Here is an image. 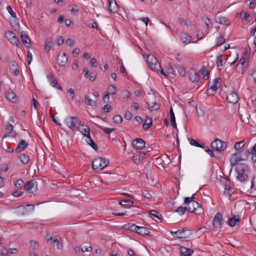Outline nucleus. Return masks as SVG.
<instances>
[{"instance_id": "obj_25", "label": "nucleus", "mask_w": 256, "mask_h": 256, "mask_svg": "<svg viewBox=\"0 0 256 256\" xmlns=\"http://www.w3.org/2000/svg\"><path fill=\"white\" fill-rule=\"evenodd\" d=\"M136 233L140 236H152L150 234L149 230L144 226H138Z\"/></svg>"}, {"instance_id": "obj_63", "label": "nucleus", "mask_w": 256, "mask_h": 256, "mask_svg": "<svg viewBox=\"0 0 256 256\" xmlns=\"http://www.w3.org/2000/svg\"><path fill=\"white\" fill-rule=\"evenodd\" d=\"M111 108V106L110 104H107L104 106L103 110L106 112H108L110 110Z\"/></svg>"}, {"instance_id": "obj_13", "label": "nucleus", "mask_w": 256, "mask_h": 256, "mask_svg": "<svg viewBox=\"0 0 256 256\" xmlns=\"http://www.w3.org/2000/svg\"><path fill=\"white\" fill-rule=\"evenodd\" d=\"M248 66V64L246 61V58L242 56L240 58L239 63L236 66V71L238 73L243 74L244 67Z\"/></svg>"}, {"instance_id": "obj_30", "label": "nucleus", "mask_w": 256, "mask_h": 256, "mask_svg": "<svg viewBox=\"0 0 256 256\" xmlns=\"http://www.w3.org/2000/svg\"><path fill=\"white\" fill-rule=\"evenodd\" d=\"M84 102L86 104L92 106H96L97 104L96 101L92 100L90 96L86 95L84 98Z\"/></svg>"}, {"instance_id": "obj_6", "label": "nucleus", "mask_w": 256, "mask_h": 256, "mask_svg": "<svg viewBox=\"0 0 256 256\" xmlns=\"http://www.w3.org/2000/svg\"><path fill=\"white\" fill-rule=\"evenodd\" d=\"M17 213L20 215H25L32 212L34 208V206L32 204H26V206H20L16 207Z\"/></svg>"}, {"instance_id": "obj_59", "label": "nucleus", "mask_w": 256, "mask_h": 256, "mask_svg": "<svg viewBox=\"0 0 256 256\" xmlns=\"http://www.w3.org/2000/svg\"><path fill=\"white\" fill-rule=\"evenodd\" d=\"M132 114L128 110L126 112L124 118L127 120H130L132 118Z\"/></svg>"}, {"instance_id": "obj_46", "label": "nucleus", "mask_w": 256, "mask_h": 256, "mask_svg": "<svg viewBox=\"0 0 256 256\" xmlns=\"http://www.w3.org/2000/svg\"><path fill=\"white\" fill-rule=\"evenodd\" d=\"M228 184H226L224 193L229 196H231L233 193L232 189L231 187L228 186Z\"/></svg>"}, {"instance_id": "obj_53", "label": "nucleus", "mask_w": 256, "mask_h": 256, "mask_svg": "<svg viewBox=\"0 0 256 256\" xmlns=\"http://www.w3.org/2000/svg\"><path fill=\"white\" fill-rule=\"evenodd\" d=\"M70 10L73 14H76L78 11V6L76 5H72L70 6Z\"/></svg>"}, {"instance_id": "obj_37", "label": "nucleus", "mask_w": 256, "mask_h": 256, "mask_svg": "<svg viewBox=\"0 0 256 256\" xmlns=\"http://www.w3.org/2000/svg\"><path fill=\"white\" fill-rule=\"evenodd\" d=\"M61 238L60 236H56L54 237V247L57 249L58 250L60 248V245L61 244L60 243Z\"/></svg>"}, {"instance_id": "obj_9", "label": "nucleus", "mask_w": 256, "mask_h": 256, "mask_svg": "<svg viewBox=\"0 0 256 256\" xmlns=\"http://www.w3.org/2000/svg\"><path fill=\"white\" fill-rule=\"evenodd\" d=\"M65 122L70 129L74 131L76 128V125L78 122L77 118L76 116H68L66 118Z\"/></svg>"}, {"instance_id": "obj_12", "label": "nucleus", "mask_w": 256, "mask_h": 256, "mask_svg": "<svg viewBox=\"0 0 256 256\" xmlns=\"http://www.w3.org/2000/svg\"><path fill=\"white\" fill-rule=\"evenodd\" d=\"M226 100L229 103L235 104L238 100V96L236 92L230 90L227 94Z\"/></svg>"}, {"instance_id": "obj_20", "label": "nucleus", "mask_w": 256, "mask_h": 256, "mask_svg": "<svg viewBox=\"0 0 256 256\" xmlns=\"http://www.w3.org/2000/svg\"><path fill=\"white\" fill-rule=\"evenodd\" d=\"M28 146V143L25 140H22L18 144L17 147L15 150V152L20 153L23 151Z\"/></svg>"}, {"instance_id": "obj_32", "label": "nucleus", "mask_w": 256, "mask_h": 256, "mask_svg": "<svg viewBox=\"0 0 256 256\" xmlns=\"http://www.w3.org/2000/svg\"><path fill=\"white\" fill-rule=\"evenodd\" d=\"M188 142L192 146L204 148L206 145L204 143L198 144L194 139L189 138H188Z\"/></svg>"}, {"instance_id": "obj_51", "label": "nucleus", "mask_w": 256, "mask_h": 256, "mask_svg": "<svg viewBox=\"0 0 256 256\" xmlns=\"http://www.w3.org/2000/svg\"><path fill=\"white\" fill-rule=\"evenodd\" d=\"M109 94L114 95L116 92V88L114 86H110L108 88V91L106 92Z\"/></svg>"}, {"instance_id": "obj_61", "label": "nucleus", "mask_w": 256, "mask_h": 256, "mask_svg": "<svg viewBox=\"0 0 256 256\" xmlns=\"http://www.w3.org/2000/svg\"><path fill=\"white\" fill-rule=\"evenodd\" d=\"M66 44L68 46H71L74 44V40L70 38H68L66 40Z\"/></svg>"}, {"instance_id": "obj_58", "label": "nucleus", "mask_w": 256, "mask_h": 256, "mask_svg": "<svg viewBox=\"0 0 256 256\" xmlns=\"http://www.w3.org/2000/svg\"><path fill=\"white\" fill-rule=\"evenodd\" d=\"M195 194H193L191 197H186L184 198V203H189L190 202L194 201V198Z\"/></svg>"}, {"instance_id": "obj_57", "label": "nucleus", "mask_w": 256, "mask_h": 256, "mask_svg": "<svg viewBox=\"0 0 256 256\" xmlns=\"http://www.w3.org/2000/svg\"><path fill=\"white\" fill-rule=\"evenodd\" d=\"M160 108V106L158 104L154 103L152 106L149 107V110L150 111H154L158 110Z\"/></svg>"}, {"instance_id": "obj_8", "label": "nucleus", "mask_w": 256, "mask_h": 256, "mask_svg": "<svg viewBox=\"0 0 256 256\" xmlns=\"http://www.w3.org/2000/svg\"><path fill=\"white\" fill-rule=\"evenodd\" d=\"M170 234L174 237L179 238H186L190 234L188 230L186 228H183L176 232H171Z\"/></svg>"}, {"instance_id": "obj_39", "label": "nucleus", "mask_w": 256, "mask_h": 256, "mask_svg": "<svg viewBox=\"0 0 256 256\" xmlns=\"http://www.w3.org/2000/svg\"><path fill=\"white\" fill-rule=\"evenodd\" d=\"M246 144L244 140H242L240 142H237L234 144V148L236 150H238L243 148Z\"/></svg>"}, {"instance_id": "obj_54", "label": "nucleus", "mask_w": 256, "mask_h": 256, "mask_svg": "<svg viewBox=\"0 0 256 256\" xmlns=\"http://www.w3.org/2000/svg\"><path fill=\"white\" fill-rule=\"evenodd\" d=\"M188 208V207H184L182 206H179L176 210V212L180 213L181 215L184 214L186 210Z\"/></svg>"}, {"instance_id": "obj_22", "label": "nucleus", "mask_w": 256, "mask_h": 256, "mask_svg": "<svg viewBox=\"0 0 256 256\" xmlns=\"http://www.w3.org/2000/svg\"><path fill=\"white\" fill-rule=\"evenodd\" d=\"M199 72L192 70L190 72V79L192 82H198L199 80Z\"/></svg>"}, {"instance_id": "obj_2", "label": "nucleus", "mask_w": 256, "mask_h": 256, "mask_svg": "<svg viewBox=\"0 0 256 256\" xmlns=\"http://www.w3.org/2000/svg\"><path fill=\"white\" fill-rule=\"evenodd\" d=\"M248 151L244 152H240L232 154L230 160V164L232 166H236L238 163L241 161H244L248 158Z\"/></svg>"}, {"instance_id": "obj_15", "label": "nucleus", "mask_w": 256, "mask_h": 256, "mask_svg": "<svg viewBox=\"0 0 256 256\" xmlns=\"http://www.w3.org/2000/svg\"><path fill=\"white\" fill-rule=\"evenodd\" d=\"M240 216L238 215H236L230 218L228 220L227 224L230 227H233L236 226V224L238 225L239 223L240 222Z\"/></svg>"}, {"instance_id": "obj_4", "label": "nucleus", "mask_w": 256, "mask_h": 256, "mask_svg": "<svg viewBox=\"0 0 256 256\" xmlns=\"http://www.w3.org/2000/svg\"><path fill=\"white\" fill-rule=\"evenodd\" d=\"M226 142L218 138H215L211 143V148L212 149L218 152L224 151L226 148Z\"/></svg>"}, {"instance_id": "obj_64", "label": "nucleus", "mask_w": 256, "mask_h": 256, "mask_svg": "<svg viewBox=\"0 0 256 256\" xmlns=\"http://www.w3.org/2000/svg\"><path fill=\"white\" fill-rule=\"evenodd\" d=\"M0 254L2 256H8V251L6 248H3L2 249L1 252H0Z\"/></svg>"}, {"instance_id": "obj_7", "label": "nucleus", "mask_w": 256, "mask_h": 256, "mask_svg": "<svg viewBox=\"0 0 256 256\" xmlns=\"http://www.w3.org/2000/svg\"><path fill=\"white\" fill-rule=\"evenodd\" d=\"M4 36L6 38L13 44H15L18 48L19 47L20 42L16 34L12 31L6 30L5 32Z\"/></svg>"}, {"instance_id": "obj_36", "label": "nucleus", "mask_w": 256, "mask_h": 256, "mask_svg": "<svg viewBox=\"0 0 256 256\" xmlns=\"http://www.w3.org/2000/svg\"><path fill=\"white\" fill-rule=\"evenodd\" d=\"M82 126H84L85 128L81 131V132L84 135V136L86 137L87 138L90 136V129L89 127L87 126H84V124H82Z\"/></svg>"}, {"instance_id": "obj_26", "label": "nucleus", "mask_w": 256, "mask_h": 256, "mask_svg": "<svg viewBox=\"0 0 256 256\" xmlns=\"http://www.w3.org/2000/svg\"><path fill=\"white\" fill-rule=\"evenodd\" d=\"M194 252V250L190 248H187L184 246L180 248V253L184 256H190Z\"/></svg>"}, {"instance_id": "obj_41", "label": "nucleus", "mask_w": 256, "mask_h": 256, "mask_svg": "<svg viewBox=\"0 0 256 256\" xmlns=\"http://www.w3.org/2000/svg\"><path fill=\"white\" fill-rule=\"evenodd\" d=\"M88 140H86L88 144H89L94 150H97L98 149V147L96 144H95L94 141L92 139L90 136L87 138Z\"/></svg>"}, {"instance_id": "obj_34", "label": "nucleus", "mask_w": 256, "mask_h": 256, "mask_svg": "<svg viewBox=\"0 0 256 256\" xmlns=\"http://www.w3.org/2000/svg\"><path fill=\"white\" fill-rule=\"evenodd\" d=\"M146 61L148 67H150L151 65L153 64L155 62H158V60H156V58L152 54L148 56Z\"/></svg>"}, {"instance_id": "obj_31", "label": "nucleus", "mask_w": 256, "mask_h": 256, "mask_svg": "<svg viewBox=\"0 0 256 256\" xmlns=\"http://www.w3.org/2000/svg\"><path fill=\"white\" fill-rule=\"evenodd\" d=\"M118 203L124 208H126V206L131 207L134 204V202L130 200H119Z\"/></svg>"}, {"instance_id": "obj_29", "label": "nucleus", "mask_w": 256, "mask_h": 256, "mask_svg": "<svg viewBox=\"0 0 256 256\" xmlns=\"http://www.w3.org/2000/svg\"><path fill=\"white\" fill-rule=\"evenodd\" d=\"M180 39L184 44H188L192 40V36L188 35L186 33L182 34L180 36Z\"/></svg>"}, {"instance_id": "obj_21", "label": "nucleus", "mask_w": 256, "mask_h": 256, "mask_svg": "<svg viewBox=\"0 0 256 256\" xmlns=\"http://www.w3.org/2000/svg\"><path fill=\"white\" fill-rule=\"evenodd\" d=\"M20 37L22 42L25 46L26 48H30V40L28 36L22 32L20 33Z\"/></svg>"}, {"instance_id": "obj_5", "label": "nucleus", "mask_w": 256, "mask_h": 256, "mask_svg": "<svg viewBox=\"0 0 256 256\" xmlns=\"http://www.w3.org/2000/svg\"><path fill=\"white\" fill-rule=\"evenodd\" d=\"M24 189L27 192L35 195L38 189L37 182L34 180L28 181L24 186Z\"/></svg>"}, {"instance_id": "obj_23", "label": "nucleus", "mask_w": 256, "mask_h": 256, "mask_svg": "<svg viewBox=\"0 0 256 256\" xmlns=\"http://www.w3.org/2000/svg\"><path fill=\"white\" fill-rule=\"evenodd\" d=\"M10 70L12 73L17 76L20 73L18 64L16 62H12L10 66Z\"/></svg>"}, {"instance_id": "obj_40", "label": "nucleus", "mask_w": 256, "mask_h": 256, "mask_svg": "<svg viewBox=\"0 0 256 256\" xmlns=\"http://www.w3.org/2000/svg\"><path fill=\"white\" fill-rule=\"evenodd\" d=\"M30 244L32 250H37L39 247L38 242L34 240H30Z\"/></svg>"}, {"instance_id": "obj_18", "label": "nucleus", "mask_w": 256, "mask_h": 256, "mask_svg": "<svg viewBox=\"0 0 256 256\" xmlns=\"http://www.w3.org/2000/svg\"><path fill=\"white\" fill-rule=\"evenodd\" d=\"M132 144L135 148L142 149L144 147L145 142L142 138H137L133 141Z\"/></svg>"}, {"instance_id": "obj_44", "label": "nucleus", "mask_w": 256, "mask_h": 256, "mask_svg": "<svg viewBox=\"0 0 256 256\" xmlns=\"http://www.w3.org/2000/svg\"><path fill=\"white\" fill-rule=\"evenodd\" d=\"M112 120L115 124H118L122 123V118L120 115H116L114 116Z\"/></svg>"}, {"instance_id": "obj_33", "label": "nucleus", "mask_w": 256, "mask_h": 256, "mask_svg": "<svg viewBox=\"0 0 256 256\" xmlns=\"http://www.w3.org/2000/svg\"><path fill=\"white\" fill-rule=\"evenodd\" d=\"M19 159L22 164H28L30 161V158L29 156L26 154H22L18 156Z\"/></svg>"}, {"instance_id": "obj_28", "label": "nucleus", "mask_w": 256, "mask_h": 256, "mask_svg": "<svg viewBox=\"0 0 256 256\" xmlns=\"http://www.w3.org/2000/svg\"><path fill=\"white\" fill-rule=\"evenodd\" d=\"M54 45V42L50 38H47L45 40L44 50L48 52Z\"/></svg>"}, {"instance_id": "obj_35", "label": "nucleus", "mask_w": 256, "mask_h": 256, "mask_svg": "<svg viewBox=\"0 0 256 256\" xmlns=\"http://www.w3.org/2000/svg\"><path fill=\"white\" fill-rule=\"evenodd\" d=\"M150 214L154 218H157L160 222H162V215L158 212L152 210H150Z\"/></svg>"}, {"instance_id": "obj_19", "label": "nucleus", "mask_w": 256, "mask_h": 256, "mask_svg": "<svg viewBox=\"0 0 256 256\" xmlns=\"http://www.w3.org/2000/svg\"><path fill=\"white\" fill-rule=\"evenodd\" d=\"M6 98L12 102H16L18 100V98L16 94L12 90H8L6 93Z\"/></svg>"}, {"instance_id": "obj_55", "label": "nucleus", "mask_w": 256, "mask_h": 256, "mask_svg": "<svg viewBox=\"0 0 256 256\" xmlns=\"http://www.w3.org/2000/svg\"><path fill=\"white\" fill-rule=\"evenodd\" d=\"M250 76L252 78L254 83L256 84V70H250Z\"/></svg>"}, {"instance_id": "obj_43", "label": "nucleus", "mask_w": 256, "mask_h": 256, "mask_svg": "<svg viewBox=\"0 0 256 256\" xmlns=\"http://www.w3.org/2000/svg\"><path fill=\"white\" fill-rule=\"evenodd\" d=\"M150 68L152 70L156 71L157 72H159V70L161 68V66L159 63H158V62H155L153 64L151 65L150 67Z\"/></svg>"}, {"instance_id": "obj_27", "label": "nucleus", "mask_w": 256, "mask_h": 256, "mask_svg": "<svg viewBox=\"0 0 256 256\" xmlns=\"http://www.w3.org/2000/svg\"><path fill=\"white\" fill-rule=\"evenodd\" d=\"M108 9L111 12H116L118 9V6L116 2H113L110 0H108Z\"/></svg>"}, {"instance_id": "obj_17", "label": "nucleus", "mask_w": 256, "mask_h": 256, "mask_svg": "<svg viewBox=\"0 0 256 256\" xmlns=\"http://www.w3.org/2000/svg\"><path fill=\"white\" fill-rule=\"evenodd\" d=\"M188 204V210L189 212H194L200 206V204L196 201H192L189 203H184Z\"/></svg>"}, {"instance_id": "obj_60", "label": "nucleus", "mask_w": 256, "mask_h": 256, "mask_svg": "<svg viewBox=\"0 0 256 256\" xmlns=\"http://www.w3.org/2000/svg\"><path fill=\"white\" fill-rule=\"evenodd\" d=\"M178 72L179 74L182 76H185L186 74L185 69L184 67L179 68L178 69Z\"/></svg>"}, {"instance_id": "obj_1", "label": "nucleus", "mask_w": 256, "mask_h": 256, "mask_svg": "<svg viewBox=\"0 0 256 256\" xmlns=\"http://www.w3.org/2000/svg\"><path fill=\"white\" fill-rule=\"evenodd\" d=\"M236 170L237 174L236 178L238 181L243 182L247 180L248 173L249 171L247 165L244 164H239L236 166Z\"/></svg>"}, {"instance_id": "obj_47", "label": "nucleus", "mask_w": 256, "mask_h": 256, "mask_svg": "<svg viewBox=\"0 0 256 256\" xmlns=\"http://www.w3.org/2000/svg\"><path fill=\"white\" fill-rule=\"evenodd\" d=\"M26 184H24V182L22 179H19L17 180L16 182L15 183V186L17 188H20L24 186Z\"/></svg>"}, {"instance_id": "obj_62", "label": "nucleus", "mask_w": 256, "mask_h": 256, "mask_svg": "<svg viewBox=\"0 0 256 256\" xmlns=\"http://www.w3.org/2000/svg\"><path fill=\"white\" fill-rule=\"evenodd\" d=\"M78 66V61L77 60H74L72 65V68L74 70H76Z\"/></svg>"}, {"instance_id": "obj_56", "label": "nucleus", "mask_w": 256, "mask_h": 256, "mask_svg": "<svg viewBox=\"0 0 256 256\" xmlns=\"http://www.w3.org/2000/svg\"><path fill=\"white\" fill-rule=\"evenodd\" d=\"M202 72L204 74V79L208 80L209 78V72L204 68L202 69Z\"/></svg>"}, {"instance_id": "obj_14", "label": "nucleus", "mask_w": 256, "mask_h": 256, "mask_svg": "<svg viewBox=\"0 0 256 256\" xmlns=\"http://www.w3.org/2000/svg\"><path fill=\"white\" fill-rule=\"evenodd\" d=\"M146 153L142 152H138L134 154L132 160L135 164H139L142 162L144 159Z\"/></svg>"}, {"instance_id": "obj_16", "label": "nucleus", "mask_w": 256, "mask_h": 256, "mask_svg": "<svg viewBox=\"0 0 256 256\" xmlns=\"http://www.w3.org/2000/svg\"><path fill=\"white\" fill-rule=\"evenodd\" d=\"M68 58L65 52L62 54H59L57 58V62L58 64L62 66H64L67 64Z\"/></svg>"}, {"instance_id": "obj_49", "label": "nucleus", "mask_w": 256, "mask_h": 256, "mask_svg": "<svg viewBox=\"0 0 256 256\" xmlns=\"http://www.w3.org/2000/svg\"><path fill=\"white\" fill-rule=\"evenodd\" d=\"M138 226L134 224H128V228L132 232H137V228H138Z\"/></svg>"}, {"instance_id": "obj_38", "label": "nucleus", "mask_w": 256, "mask_h": 256, "mask_svg": "<svg viewBox=\"0 0 256 256\" xmlns=\"http://www.w3.org/2000/svg\"><path fill=\"white\" fill-rule=\"evenodd\" d=\"M218 22L220 24L228 26L230 24V21L228 18L224 16H220L218 18Z\"/></svg>"}, {"instance_id": "obj_10", "label": "nucleus", "mask_w": 256, "mask_h": 256, "mask_svg": "<svg viewBox=\"0 0 256 256\" xmlns=\"http://www.w3.org/2000/svg\"><path fill=\"white\" fill-rule=\"evenodd\" d=\"M223 222V216L220 212H218L214 218L213 226L216 228H220Z\"/></svg>"}, {"instance_id": "obj_52", "label": "nucleus", "mask_w": 256, "mask_h": 256, "mask_svg": "<svg viewBox=\"0 0 256 256\" xmlns=\"http://www.w3.org/2000/svg\"><path fill=\"white\" fill-rule=\"evenodd\" d=\"M6 10L12 18H16V13L14 12L10 6H7Z\"/></svg>"}, {"instance_id": "obj_42", "label": "nucleus", "mask_w": 256, "mask_h": 256, "mask_svg": "<svg viewBox=\"0 0 256 256\" xmlns=\"http://www.w3.org/2000/svg\"><path fill=\"white\" fill-rule=\"evenodd\" d=\"M96 126L98 127L100 130H103V132L106 134H110L114 130V128H104L101 126L98 125L96 124Z\"/></svg>"}, {"instance_id": "obj_45", "label": "nucleus", "mask_w": 256, "mask_h": 256, "mask_svg": "<svg viewBox=\"0 0 256 256\" xmlns=\"http://www.w3.org/2000/svg\"><path fill=\"white\" fill-rule=\"evenodd\" d=\"M152 124V122L151 118H147L142 126V128L145 130H148Z\"/></svg>"}, {"instance_id": "obj_11", "label": "nucleus", "mask_w": 256, "mask_h": 256, "mask_svg": "<svg viewBox=\"0 0 256 256\" xmlns=\"http://www.w3.org/2000/svg\"><path fill=\"white\" fill-rule=\"evenodd\" d=\"M46 77L51 86L58 90H62V87L58 84V81L54 78L53 74H49Z\"/></svg>"}, {"instance_id": "obj_24", "label": "nucleus", "mask_w": 256, "mask_h": 256, "mask_svg": "<svg viewBox=\"0 0 256 256\" xmlns=\"http://www.w3.org/2000/svg\"><path fill=\"white\" fill-rule=\"evenodd\" d=\"M222 79L220 78H216L214 80V83L210 86V89L214 92H216L218 88L220 86Z\"/></svg>"}, {"instance_id": "obj_48", "label": "nucleus", "mask_w": 256, "mask_h": 256, "mask_svg": "<svg viewBox=\"0 0 256 256\" xmlns=\"http://www.w3.org/2000/svg\"><path fill=\"white\" fill-rule=\"evenodd\" d=\"M225 41L226 40L224 36H220L219 38H218L216 39V46H220L224 44L225 42Z\"/></svg>"}, {"instance_id": "obj_50", "label": "nucleus", "mask_w": 256, "mask_h": 256, "mask_svg": "<svg viewBox=\"0 0 256 256\" xmlns=\"http://www.w3.org/2000/svg\"><path fill=\"white\" fill-rule=\"evenodd\" d=\"M223 55L220 54L217 56L216 58V64L218 66H223Z\"/></svg>"}, {"instance_id": "obj_3", "label": "nucleus", "mask_w": 256, "mask_h": 256, "mask_svg": "<svg viewBox=\"0 0 256 256\" xmlns=\"http://www.w3.org/2000/svg\"><path fill=\"white\" fill-rule=\"evenodd\" d=\"M109 160L102 157L95 158L92 162L93 169L99 172L108 166Z\"/></svg>"}]
</instances>
